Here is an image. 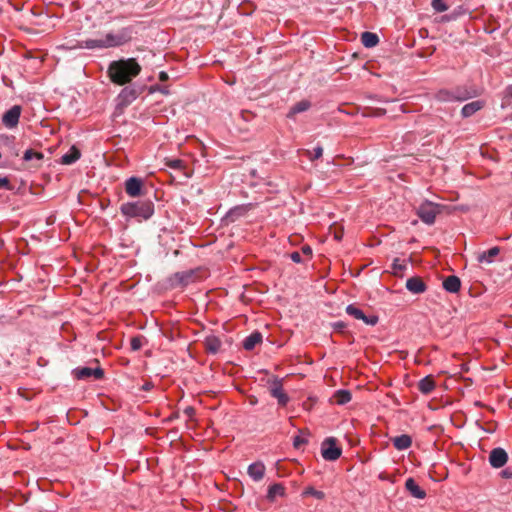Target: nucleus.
Returning <instances> with one entry per match:
<instances>
[{
	"label": "nucleus",
	"mask_w": 512,
	"mask_h": 512,
	"mask_svg": "<svg viewBox=\"0 0 512 512\" xmlns=\"http://www.w3.org/2000/svg\"><path fill=\"white\" fill-rule=\"evenodd\" d=\"M443 288L450 293H457L461 287V281L459 277L450 275L443 280Z\"/></svg>",
	"instance_id": "obj_19"
},
{
	"label": "nucleus",
	"mask_w": 512,
	"mask_h": 512,
	"mask_svg": "<svg viewBox=\"0 0 512 512\" xmlns=\"http://www.w3.org/2000/svg\"><path fill=\"white\" fill-rule=\"evenodd\" d=\"M140 72L141 66L134 58L113 61L108 68L111 81L118 85L129 83Z\"/></svg>",
	"instance_id": "obj_1"
},
{
	"label": "nucleus",
	"mask_w": 512,
	"mask_h": 512,
	"mask_svg": "<svg viewBox=\"0 0 512 512\" xmlns=\"http://www.w3.org/2000/svg\"><path fill=\"white\" fill-rule=\"evenodd\" d=\"M143 389H144V390H149V385H148V384L144 385V386H143Z\"/></svg>",
	"instance_id": "obj_47"
},
{
	"label": "nucleus",
	"mask_w": 512,
	"mask_h": 512,
	"mask_svg": "<svg viewBox=\"0 0 512 512\" xmlns=\"http://www.w3.org/2000/svg\"><path fill=\"white\" fill-rule=\"evenodd\" d=\"M405 488L407 491L417 499H424L426 492L416 483L413 478H408L405 482Z\"/></svg>",
	"instance_id": "obj_16"
},
{
	"label": "nucleus",
	"mask_w": 512,
	"mask_h": 512,
	"mask_svg": "<svg viewBox=\"0 0 512 512\" xmlns=\"http://www.w3.org/2000/svg\"><path fill=\"white\" fill-rule=\"evenodd\" d=\"M393 445L398 450L408 449L412 444V439L409 435L403 434L392 438Z\"/></svg>",
	"instance_id": "obj_24"
},
{
	"label": "nucleus",
	"mask_w": 512,
	"mask_h": 512,
	"mask_svg": "<svg viewBox=\"0 0 512 512\" xmlns=\"http://www.w3.org/2000/svg\"><path fill=\"white\" fill-rule=\"evenodd\" d=\"M128 40V37L125 33L121 34H113L108 33L104 38L100 39H88L82 42H77V44H73L70 46L71 49L75 48H86V49H104L115 46H120Z\"/></svg>",
	"instance_id": "obj_2"
},
{
	"label": "nucleus",
	"mask_w": 512,
	"mask_h": 512,
	"mask_svg": "<svg viewBox=\"0 0 512 512\" xmlns=\"http://www.w3.org/2000/svg\"><path fill=\"white\" fill-rule=\"evenodd\" d=\"M341 448L336 446L335 438H326L321 447L322 457L327 461H335L341 456Z\"/></svg>",
	"instance_id": "obj_5"
},
{
	"label": "nucleus",
	"mask_w": 512,
	"mask_h": 512,
	"mask_svg": "<svg viewBox=\"0 0 512 512\" xmlns=\"http://www.w3.org/2000/svg\"><path fill=\"white\" fill-rule=\"evenodd\" d=\"M290 258L295 263H301L302 262L301 253L298 252V251L292 252L290 254Z\"/></svg>",
	"instance_id": "obj_39"
},
{
	"label": "nucleus",
	"mask_w": 512,
	"mask_h": 512,
	"mask_svg": "<svg viewBox=\"0 0 512 512\" xmlns=\"http://www.w3.org/2000/svg\"><path fill=\"white\" fill-rule=\"evenodd\" d=\"M301 252L309 257L312 254V249L308 245H305L301 248Z\"/></svg>",
	"instance_id": "obj_41"
},
{
	"label": "nucleus",
	"mask_w": 512,
	"mask_h": 512,
	"mask_svg": "<svg viewBox=\"0 0 512 512\" xmlns=\"http://www.w3.org/2000/svg\"><path fill=\"white\" fill-rule=\"evenodd\" d=\"M125 191L130 197H139L143 194V180L130 177L125 181Z\"/></svg>",
	"instance_id": "obj_9"
},
{
	"label": "nucleus",
	"mask_w": 512,
	"mask_h": 512,
	"mask_svg": "<svg viewBox=\"0 0 512 512\" xmlns=\"http://www.w3.org/2000/svg\"><path fill=\"white\" fill-rule=\"evenodd\" d=\"M405 268V265L400 263L398 259H395L394 262H393V270H394V273L396 274L398 271L402 270Z\"/></svg>",
	"instance_id": "obj_40"
},
{
	"label": "nucleus",
	"mask_w": 512,
	"mask_h": 512,
	"mask_svg": "<svg viewBox=\"0 0 512 512\" xmlns=\"http://www.w3.org/2000/svg\"><path fill=\"white\" fill-rule=\"evenodd\" d=\"M285 492V488L282 484L276 483L269 487L267 493V499L269 501H274L277 496H283Z\"/></svg>",
	"instance_id": "obj_29"
},
{
	"label": "nucleus",
	"mask_w": 512,
	"mask_h": 512,
	"mask_svg": "<svg viewBox=\"0 0 512 512\" xmlns=\"http://www.w3.org/2000/svg\"><path fill=\"white\" fill-rule=\"evenodd\" d=\"M342 236H343V232L342 231H337V230L334 231V238L336 240H341Z\"/></svg>",
	"instance_id": "obj_45"
},
{
	"label": "nucleus",
	"mask_w": 512,
	"mask_h": 512,
	"mask_svg": "<svg viewBox=\"0 0 512 512\" xmlns=\"http://www.w3.org/2000/svg\"><path fill=\"white\" fill-rule=\"evenodd\" d=\"M165 165L171 169L182 170L185 168L184 161L181 159H165Z\"/></svg>",
	"instance_id": "obj_32"
},
{
	"label": "nucleus",
	"mask_w": 512,
	"mask_h": 512,
	"mask_svg": "<svg viewBox=\"0 0 512 512\" xmlns=\"http://www.w3.org/2000/svg\"><path fill=\"white\" fill-rule=\"evenodd\" d=\"M184 413L189 416V417H192L195 413V410L193 407H187L185 410H184Z\"/></svg>",
	"instance_id": "obj_44"
},
{
	"label": "nucleus",
	"mask_w": 512,
	"mask_h": 512,
	"mask_svg": "<svg viewBox=\"0 0 512 512\" xmlns=\"http://www.w3.org/2000/svg\"><path fill=\"white\" fill-rule=\"evenodd\" d=\"M245 211V208L244 207H236L234 209H232L228 216L232 218V220H234V216H240L243 214V212Z\"/></svg>",
	"instance_id": "obj_37"
},
{
	"label": "nucleus",
	"mask_w": 512,
	"mask_h": 512,
	"mask_svg": "<svg viewBox=\"0 0 512 512\" xmlns=\"http://www.w3.org/2000/svg\"><path fill=\"white\" fill-rule=\"evenodd\" d=\"M44 159L43 153L39 151H35L33 149H28L24 152L23 160L25 162L30 163V167L39 168L42 165V161Z\"/></svg>",
	"instance_id": "obj_13"
},
{
	"label": "nucleus",
	"mask_w": 512,
	"mask_h": 512,
	"mask_svg": "<svg viewBox=\"0 0 512 512\" xmlns=\"http://www.w3.org/2000/svg\"><path fill=\"white\" fill-rule=\"evenodd\" d=\"M305 155L310 159V160H315V159H318L322 156L323 154V148L321 146H318L314 149V152L312 153L311 151L309 150H305L304 151Z\"/></svg>",
	"instance_id": "obj_33"
},
{
	"label": "nucleus",
	"mask_w": 512,
	"mask_h": 512,
	"mask_svg": "<svg viewBox=\"0 0 512 512\" xmlns=\"http://www.w3.org/2000/svg\"><path fill=\"white\" fill-rule=\"evenodd\" d=\"M500 253L499 247H492L491 249L483 252H479L476 255V259L479 263H487L490 264L493 262L494 258L498 256Z\"/></svg>",
	"instance_id": "obj_18"
},
{
	"label": "nucleus",
	"mask_w": 512,
	"mask_h": 512,
	"mask_svg": "<svg viewBox=\"0 0 512 512\" xmlns=\"http://www.w3.org/2000/svg\"><path fill=\"white\" fill-rule=\"evenodd\" d=\"M22 108L19 105H14L2 116V123L7 128H15L18 125Z\"/></svg>",
	"instance_id": "obj_7"
},
{
	"label": "nucleus",
	"mask_w": 512,
	"mask_h": 512,
	"mask_svg": "<svg viewBox=\"0 0 512 512\" xmlns=\"http://www.w3.org/2000/svg\"><path fill=\"white\" fill-rule=\"evenodd\" d=\"M302 495H303L304 497H307V496H313V497H315V498H317V499H319V500H322V499H324V498H325V493H324V492L319 491V490H316V489H315V488H313L312 486L307 487V488L303 491Z\"/></svg>",
	"instance_id": "obj_31"
},
{
	"label": "nucleus",
	"mask_w": 512,
	"mask_h": 512,
	"mask_svg": "<svg viewBox=\"0 0 512 512\" xmlns=\"http://www.w3.org/2000/svg\"><path fill=\"white\" fill-rule=\"evenodd\" d=\"M10 189V181L7 177H0V189Z\"/></svg>",
	"instance_id": "obj_38"
},
{
	"label": "nucleus",
	"mask_w": 512,
	"mask_h": 512,
	"mask_svg": "<svg viewBox=\"0 0 512 512\" xmlns=\"http://www.w3.org/2000/svg\"><path fill=\"white\" fill-rule=\"evenodd\" d=\"M74 376L77 379H85L89 377H94L95 379H101L104 375V372L101 368H89V367H81L77 368L73 371Z\"/></svg>",
	"instance_id": "obj_12"
},
{
	"label": "nucleus",
	"mask_w": 512,
	"mask_h": 512,
	"mask_svg": "<svg viewBox=\"0 0 512 512\" xmlns=\"http://www.w3.org/2000/svg\"><path fill=\"white\" fill-rule=\"evenodd\" d=\"M123 215L148 220L154 214V203L150 200L123 203L120 207Z\"/></svg>",
	"instance_id": "obj_3"
},
{
	"label": "nucleus",
	"mask_w": 512,
	"mask_h": 512,
	"mask_svg": "<svg viewBox=\"0 0 512 512\" xmlns=\"http://www.w3.org/2000/svg\"><path fill=\"white\" fill-rule=\"evenodd\" d=\"M431 5L437 12H444L448 10V6L445 4L444 0H432Z\"/></svg>",
	"instance_id": "obj_34"
},
{
	"label": "nucleus",
	"mask_w": 512,
	"mask_h": 512,
	"mask_svg": "<svg viewBox=\"0 0 512 512\" xmlns=\"http://www.w3.org/2000/svg\"><path fill=\"white\" fill-rule=\"evenodd\" d=\"M361 42L366 48H372L378 44L379 38L375 33L366 31L361 35Z\"/></svg>",
	"instance_id": "obj_25"
},
{
	"label": "nucleus",
	"mask_w": 512,
	"mask_h": 512,
	"mask_svg": "<svg viewBox=\"0 0 512 512\" xmlns=\"http://www.w3.org/2000/svg\"><path fill=\"white\" fill-rule=\"evenodd\" d=\"M434 98L438 102H441V103L456 101L455 96L453 94V90H446V89L439 90L435 94Z\"/></svg>",
	"instance_id": "obj_30"
},
{
	"label": "nucleus",
	"mask_w": 512,
	"mask_h": 512,
	"mask_svg": "<svg viewBox=\"0 0 512 512\" xmlns=\"http://www.w3.org/2000/svg\"><path fill=\"white\" fill-rule=\"evenodd\" d=\"M168 79H169V75H168V73H167V72H165V71H161V72L159 73V80H160V81L165 82V81H167Z\"/></svg>",
	"instance_id": "obj_42"
},
{
	"label": "nucleus",
	"mask_w": 512,
	"mask_h": 512,
	"mask_svg": "<svg viewBox=\"0 0 512 512\" xmlns=\"http://www.w3.org/2000/svg\"><path fill=\"white\" fill-rule=\"evenodd\" d=\"M81 156L80 150L76 146H72L69 151L61 158V163L70 165L76 162Z\"/></svg>",
	"instance_id": "obj_22"
},
{
	"label": "nucleus",
	"mask_w": 512,
	"mask_h": 512,
	"mask_svg": "<svg viewBox=\"0 0 512 512\" xmlns=\"http://www.w3.org/2000/svg\"><path fill=\"white\" fill-rule=\"evenodd\" d=\"M406 288L413 294H420L426 291V284L418 276L411 277L406 281Z\"/></svg>",
	"instance_id": "obj_14"
},
{
	"label": "nucleus",
	"mask_w": 512,
	"mask_h": 512,
	"mask_svg": "<svg viewBox=\"0 0 512 512\" xmlns=\"http://www.w3.org/2000/svg\"><path fill=\"white\" fill-rule=\"evenodd\" d=\"M193 276V271L178 272L174 275V281L179 285L185 286L192 281Z\"/></svg>",
	"instance_id": "obj_26"
},
{
	"label": "nucleus",
	"mask_w": 512,
	"mask_h": 512,
	"mask_svg": "<svg viewBox=\"0 0 512 512\" xmlns=\"http://www.w3.org/2000/svg\"><path fill=\"white\" fill-rule=\"evenodd\" d=\"M262 342V334L260 332H253L248 337L245 338L243 342V347L246 350H252L255 348L256 345L260 344Z\"/></svg>",
	"instance_id": "obj_23"
},
{
	"label": "nucleus",
	"mask_w": 512,
	"mask_h": 512,
	"mask_svg": "<svg viewBox=\"0 0 512 512\" xmlns=\"http://www.w3.org/2000/svg\"><path fill=\"white\" fill-rule=\"evenodd\" d=\"M456 101H466L480 95L479 89L473 86H459L453 89Z\"/></svg>",
	"instance_id": "obj_8"
},
{
	"label": "nucleus",
	"mask_w": 512,
	"mask_h": 512,
	"mask_svg": "<svg viewBox=\"0 0 512 512\" xmlns=\"http://www.w3.org/2000/svg\"><path fill=\"white\" fill-rule=\"evenodd\" d=\"M346 312L348 315L354 317L355 319L362 320L367 325L374 326L378 323L377 316L373 315V316L368 317L364 314V312L361 309H359L358 307H356L354 305H348L346 307Z\"/></svg>",
	"instance_id": "obj_10"
},
{
	"label": "nucleus",
	"mask_w": 512,
	"mask_h": 512,
	"mask_svg": "<svg viewBox=\"0 0 512 512\" xmlns=\"http://www.w3.org/2000/svg\"><path fill=\"white\" fill-rule=\"evenodd\" d=\"M440 213V206L430 201H425L417 209V215L426 224L435 222L436 215Z\"/></svg>",
	"instance_id": "obj_4"
},
{
	"label": "nucleus",
	"mask_w": 512,
	"mask_h": 512,
	"mask_svg": "<svg viewBox=\"0 0 512 512\" xmlns=\"http://www.w3.org/2000/svg\"><path fill=\"white\" fill-rule=\"evenodd\" d=\"M508 95L512 97V85L508 87L507 89Z\"/></svg>",
	"instance_id": "obj_46"
},
{
	"label": "nucleus",
	"mask_w": 512,
	"mask_h": 512,
	"mask_svg": "<svg viewBox=\"0 0 512 512\" xmlns=\"http://www.w3.org/2000/svg\"><path fill=\"white\" fill-rule=\"evenodd\" d=\"M130 345L133 351L139 350L142 347V337L136 336L131 338Z\"/></svg>",
	"instance_id": "obj_35"
},
{
	"label": "nucleus",
	"mask_w": 512,
	"mask_h": 512,
	"mask_svg": "<svg viewBox=\"0 0 512 512\" xmlns=\"http://www.w3.org/2000/svg\"><path fill=\"white\" fill-rule=\"evenodd\" d=\"M308 441L306 438H303L301 436H296L294 437V440H293V446L298 449L300 448L303 444H306Z\"/></svg>",
	"instance_id": "obj_36"
},
{
	"label": "nucleus",
	"mask_w": 512,
	"mask_h": 512,
	"mask_svg": "<svg viewBox=\"0 0 512 512\" xmlns=\"http://www.w3.org/2000/svg\"><path fill=\"white\" fill-rule=\"evenodd\" d=\"M351 392L349 390H337L334 395V401L339 405H344L351 400Z\"/></svg>",
	"instance_id": "obj_28"
},
{
	"label": "nucleus",
	"mask_w": 512,
	"mask_h": 512,
	"mask_svg": "<svg viewBox=\"0 0 512 512\" xmlns=\"http://www.w3.org/2000/svg\"><path fill=\"white\" fill-rule=\"evenodd\" d=\"M269 392L272 397L276 398L280 406H286L289 402V396L284 392L282 382L274 379L269 385Z\"/></svg>",
	"instance_id": "obj_6"
},
{
	"label": "nucleus",
	"mask_w": 512,
	"mask_h": 512,
	"mask_svg": "<svg viewBox=\"0 0 512 512\" xmlns=\"http://www.w3.org/2000/svg\"><path fill=\"white\" fill-rule=\"evenodd\" d=\"M436 387V383L431 375H428L418 382V389L423 394H430Z\"/></svg>",
	"instance_id": "obj_21"
},
{
	"label": "nucleus",
	"mask_w": 512,
	"mask_h": 512,
	"mask_svg": "<svg viewBox=\"0 0 512 512\" xmlns=\"http://www.w3.org/2000/svg\"><path fill=\"white\" fill-rule=\"evenodd\" d=\"M162 93L167 94L168 92L166 90H161Z\"/></svg>",
	"instance_id": "obj_48"
},
{
	"label": "nucleus",
	"mask_w": 512,
	"mask_h": 512,
	"mask_svg": "<svg viewBox=\"0 0 512 512\" xmlns=\"http://www.w3.org/2000/svg\"><path fill=\"white\" fill-rule=\"evenodd\" d=\"M508 461V454L503 448H494L489 454V463L494 468L503 467Z\"/></svg>",
	"instance_id": "obj_11"
},
{
	"label": "nucleus",
	"mask_w": 512,
	"mask_h": 512,
	"mask_svg": "<svg viewBox=\"0 0 512 512\" xmlns=\"http://www.w3.org/2000/svg\"><path fill=\"white\" fill-rule=\"evenodd\" d=\"M311 107V103L308 100H301L293 105L288 113V117H293L297 113L307 111Z\"/></svg>",
	"instance_id": "obj_27"
},
{
	"label": "nucleus",
	"mask_w": 512,
	"mask_h": 512,
	"mask_svg": "<svg viewBox=\"0 0 512 512\" xmlns=\"http://www.w3.org/2000/svg\"><path fill=\"white\" fill-rule=\"evenodd\" d=\"M204 345L207 352L216 354L221 348V341L218 337L210 335L205 338Z\"/></svg>",
	"instance_id": "obj_20"
},
{
	"label": "nucleus",
	"mask_w": 512,
	"mask_h": 512,
	"mask_svg": "<svg viewBox=\"0 0 512 512\" xmlns=\"http://www.w3.org/2000/svg\"><path fill=\"white\" fill-rule=\"evenodd\" d=\"M485 106V102L482 100L472 101L462 107L461 115L464 118H468L480 111Z\"/></svg>",
	"instance_id": "obj_15"
},
{
	"label": "nucleus",
	"mask_w": 512,
	"mask_h": 512,
	"mask_svg": "<svg viewBox=\"0 0 512 512\" xmlns=\"http://www.w3.org/2000/svg\"><path fill=\"white\" fill-rule=\"evenodd\" d=\"M503 478H512V471L505 469L501 472Z\"/></svg>",
	"instance_id": "obj_43"
},
{
	"label": "nucleus",
	"mask_w": 512,
	"mask_h": 512,
	"mask_svg": "<svg viewBox=\"0 0 512 512\" xmlns=\"http://www.w3.org/2000/svg\"><path fill=\"white\" fill-rule=\"evenodd\" d=\"M265 470L262 462H255L248 467L247 473L254 481H260L264 477Z\"/></svg>",
	"instance_id": "obj_17"
}]
</instances>
